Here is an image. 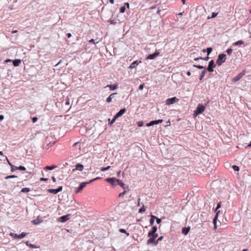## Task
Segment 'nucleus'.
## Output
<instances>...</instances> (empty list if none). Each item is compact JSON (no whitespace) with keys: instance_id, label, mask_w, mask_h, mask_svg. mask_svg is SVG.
<instances>
[{"instance_id":"39448f33","label":"nucleus","mask_w":251,"mask_h":251,"mask_svg":"<svg viewBox=\"0 0 251 251\" xmlns=\"http://www.w3.org/2000/svg\"><path fill=\"white\" fill-rule=\"evenodd\" d=\"M160 54L159 50H156L155 51L152 53L146 56V60H153L155 59Z\"/></svg>"},{"instance_id":"ea45409f","label":"nucleus","mask_w":251,"mask_h":251,"mask_svg":"<svg viewBox=\"0 0 251 251\" xmlns=\"http://www.w3.org/2000/svg\"><path fill=\"white\" fill-rule=\"evenodd\" d=\"M11 171L14 172L15 170H18V167L15 166L14 165H11Z\"/></svg>"},{"instance_id":"58836bf2","label":"nucleus","mask_w":251,"mask_h":251,"mask_svg":"<svg viewBox=\"0 0 251 251\" xmlns=\"http://www.w3.org/2000/svg\"><path fill=\"white\" fill-rule=\"evenodd\" d=\"M127 189H125L124 190V192L121 193L119 194V197L121 198V197H123L124 196V195L127 192V191H126Z\"/></svg>"},{"instance_id":"3c124183","label":"nucleus","mask_w":251,"mask_h":251,"mask_svg":"<svg viewBox=\"0 0 251 251\" xmlns=\"http://www.w3.org/2000/svg\"><path fill=\"white\" fill-rule=\"evenodd\" d=\"M32 121L33 123H35L38 120V118L37 117H33L31 118Z\"/></svg>"},{"instance_id":"13d9d810","label":"nucleus","mask_w":251,"mask_h":251,"mask_svg":"<svg viewBox=\"0 0 251 251\" xmlns=\"http://www.w3.org/2000/svg\"><path fill=\"white\" fill-rule=\"evenodd\" d=\"M48 178H44V177H41L40 179V180L41 181H48Z\"/></svg>"},{"instance_id":"f3484780","label":"nucleus","mask_w":251,"mask_h":251,"mask_svg":"<svg viewBox=\"0 0 251 251\" xmlns=\"http://www.w3.org/2000/svg\"><path fill=\"white\" fill-rule=\"evenodd\" d=\"M43 222V220L39 216L36 219L32 221V223L34 225H38Z\"/></svg>"},{"instance_id":"6e6d98bb","label":"nucleus","mask_w":251,"mask_h":251,"mask_svg":"<svg viewBox=\"0 0 251 251\" xmlns=\"http://www.w3.org/2000/svg\"><path fill=\"white\" fill-rule=\"evenodd\" d=\"M124 6H125V7H127L128 9L129 8V6H130V5H129V3L128 2H126L124 3Z\"/></svg>"},{"instance_id":"72a5a7b5","label":"nucleus","mask_w":251,"mask_h":251,"mask_svg":"<svg viewBox=\"0 0 251 251\" xmlns=\"http://www.w3.org/2000/svg\"><path fill=\"white\" fill-rule=\"evenodd\" d=\"M108 22L111 25H115L117 24V22L115 20H113L112 19H110L108 20Z\"/></svg>"},{"instance_id":"0e129e2a","label":"nucleus","mask_w":251,"mask_h":251,"mask_svg":"<svg viewBox=\"0 0 251 251\" xmlns=\"http://www.w3.org/2000/svg\"><path fill=\"white\" fill-rule=\"evenodd\" d=\"M68 38H70L72 37V34L71 33H68L67 34H66Z\"/></svg>"},{"instance_id":"603ef678","label":"nucleus","mask_w":251,"mask_h":251,"mask_svg":"<svg viewBox=\"0 0 251 251\" xmlns=\"http://www.w3.org/2000/svg\"><path fill=\"white\" fill-rule=\"evenodd\" d=\"M148 237H152V238H154V240L158 237V234L155 233L154 234H153L151 236H148Z\"/></svg>"},{"instance_id":"f8f14e48","label":"nucleus","mask_w":251,"mask_h":251,"mask_svg":"<svg viewBox=\"0 0 251 251\" xmlns=\"http://www.w3.org/2000/svg\"><path fill=\"white\" fill-rule=\"evenodd\" d=\"M126 112V109L125 108H123L120 109L114 116L115 118H118L124 115Z\"/></svg>"},{"instance_id":"8fccbe9b","label":"nucleus","mask_w":251,"mask_h":251,"mask_svg":"<svg viewBox=\"0 0 251 251\" xmlns=\"http://www.w3.org/2000/svg\"><path fill=\"white\" fill-rule=\"evenodd\" d=\"M155 220H156V222L157 224H160L162 221V220L161 218H159L157 217L156 216Z\"/></svg>"},{"instance_id":"a878e982","label":"nucleus","mask_w":251,"mask_h":251,"mask_svg":"<svg viewBox=\"0 0 251 251\" xmlns=\"http://www.w3.org/2000/svg\"><path fill=\"white\" fill-rule=\"evenodd\" d=\"M217 220H218L217 215H215V216L213 219V223L214 224V229H216L217 228V225H216Z\"/></svg>"},{"instance_id":"dca6fc26","label":"nucleus","mask_w":251,"mask_h":251,"mask_svg":"<svg viewBox=\"0 0 251 251\" xmlns=\"http://www.w3.org/2000/svg\"><path fill=\"white\" fill-rule=\"evenodd\" d=\"M57 166L55 165H52L51 166H46L43 168L44 172H47L48 170H52L56 168Z\"/></svg>"},{"instance_id":"a19ab883","label":"nucleus","mask_w":251,"mask_h":251,"mask_svg":"<svg viewBox=\"0 0 251 251\" xmlns=\"http://www.w3.org/2000/svg\"><path fill=\"white\" fill-rule=\"evenodd\" d=\"M119 231L121 232V233H126V235L127 236H128L129 234L128 233H127L126 232V229H124V228H120L119 229Z\"/></svg>"},{"instance_id":"393cba45","label":"nucleus","mask_w":251,"mask_h":251,"mask_svg":"<svg viewBox=\"0 0 251 251\" xmlns=\"http://www.w3.org/2000/svg\"><path fill=\"white\" fill-rule=\"evenodd\" d=\"M150 216H151V219L150 220V226H152L154 224V220L156 218V216L151 214L150 215Z\"/></svg>"},{"instance_id":"79ce46f5","label":"nucleus","mask_w":251,"mask_h":251,"mask_svg":"<svg viewBox=\"0 0 251 251\" xmlns=\"http://www.w3.org/2000/svg\"><path fill=\"white\" fill-rule=\"evenodd\" d=\"M232 168L233 169V170L236 172L239 171V167L238 166L234 165L232 166Z\"/></svg>"},{"instance_id":"bb28decb","label":"nucleus","mask_w":251,"mask_h":251,"mask_svg":"<svg viewBox=\"0 0 251 251\" xmlns=\"http://www.w3.org/2000/svg\"><path fill=\"white\" fill-rule=\"evenodd\" d=\"M244 42L242 40H238L233 44V46H239L244 44Z\"/></svg>"},{"instance_id":"423d86ee","label":"nucleus","mask_w":251,"mask_h":251,"mask_svg":"<svg viewBox=\"0 0 251 251\" xmlns=\"http://www.w3.org/2000/svg\"><path fill=\"white\" fill-rule=\"evenodd\" d=\"M119 179L116 178L115 177H108L105 179V181L112 185L113 186H115L118 184V181H119Z\"/></svg>"},{"instance_id":"338daca9","label":"nucleus","mask_w":251,"mask_h":251,"mask_svg":"<svg viewBox=\"0 0 251 251\" xmlns=\"http://www.w3.org/2000/svg\"><path fill=\"white\" fill-rule=\"evenodd\" d=\"M215 212H216V215H217V217H218V215L221 212L220 210H217L216 211H215Z\"/></svg>"},{"instance_id":"aec40b11","label":"nucleus","mask_w":251,"mask_h":251,"mask_svg":"<svg viewBox=\"0 0 251 251\" xmlns=\"http://www.w3.org/2000/svg\"><path fill=\"white\" fill-rule=\"evenodd\" d=\"M12 63L14 67H18L21 63V60L20 59H15L13 60Z\"/></svg>"},{"instance_id":"20e7f679","label":"nucleus","mask_w":251,"mask_h":251,"mask_svg":"<svg viewBox=\"0 0 251 251\" xmlns=\"http://www.w3.org/2000/svg\"><path fill=\"white\" fill-rule=\"evenodd\" d=\"M216 66V64L215 63L214 60H211L209 63L207 68H206V70L210 73L213 72L214 68H215Z\"/></svg>"},{"instance_id":"9d476101","label":"nucleus","mask_w":251,"mask_h":251,"mask_svg":"<svg viewBox=\"0 0 251 251\" xmlns=\"http://www.w3.org/2000/svg\"><path fill=\"white\" fill-rule=\"evenodd\" d=\"M71 214H68L62 216L59 218V222L61 223H65L70 219Z\"/></svg>"},{"instance_id":"ddd939ff","label":"nucleus","mask_w":251,"mask_h":251,"mask_svg":"<svg viewBox=\"0 0 251 251\" xmlns=\"http://www.w3.org/2000/svg\"><path fill=\"white\" fill-rule=\"evenodd\" d=\"M141 62H142V61L141 60L134 61L129 65V66L128 67V68L130 69H134L136 67V66L138 65Z\"/></svg>"},{"instance_id":"de8ad7c7","label":"nucleus","mask_w":251,"mask_h":251,"mask_svg":"<svg viewBox=\"0 0 251 251\" xmlns=\"http://www.w3.org/2000/svg\"><path fill=\"white\" fill-rule=\"evenodd\" d=\"M144 122L142 121H138L137 123V126H139V127H141L143 125H144Z\"/></svg>"},{"instance_id":"412c9836","label":"nucleus","mask_w":251,"mask_h":251,"mask_svg":"<svg viewBox=\"0 0 251 251\" xmlns=\"http://www.w3.org/2000/svg\"><path fill=\"white\" fill-rule=\"evenodd\" d=\"M190 230V226L184 227L182 229V233L184 235H187Z\"/></svg>"},{"instance_id":"f704fd0d","label":"nucleus","mask_w":251,"mask_h":251,"mask_svg":"<svg viewBox=\"0 0 251 251\" xmlns=\"http://www.w3.org/2000/svg\"><path fill=\"white\" fill-rule=\"evenodd\" d=\"M163 239V236H161L158 238V239L155 241V246L157 245L158 242L161 241Z\"/></svg>"},{"instance_id":"2eb2a0df","label":"nucleus","mask_w":251,"mask_h":251,"mask_svg":"<svg viewBox=\"0 0 251 251\" xmlns=\"http://www.w3.org/2000/svg\"><path fill=\"white\" fill-rule=\"evenodd\" d=\"M117 185H119L124 190L127 189V191L129 190L128 186H126L125 183L120 179L118 181V184Z\"/></svg>"},{"instance_id":"09e8293b","label":"nucleus","mask_w":251,"mask_h":251,"mask_svg":"<svg viewBox=\"0 0 251 251\" xmlns=\"http://www.w3.org/2000/svg\"><path fill=\"white\" fill-rule=\"evenodd\" d=\"M221 202H219L217 203V206L214 210V211H216L218 209L221 208Z\"/></svg>"},{"instance_id":"6e6552de","label":"nucleus","mask_w":251,"mask_h":251,"mask_svg":"<svg viewBox=\"0 0 251 251\" xmlns=\"http://www.w3.org/2000/svg\"><path fill=\"white\" fill-rule=\"evenodd\" d=\"M163 120L162 119H159L157 120L151 121L149 123L146 124V126L148 127L154 125L159 124L162 123Z\"/></svg>"},{"instance_id":"f257e3e1","label":"nucleus","mask_w":251,"mask_h":251,"mask_svg":"<svg viewBox=\"0 0 251 251\" xmlns=\"http://www.w3.org/2000/svg\"><path fill=\"white\" fill-rule=\"evenodd\" d=\"M205 108V106L202 104L199 103L194 111V117H197L199 114L202 113L204 111Z\"/></svg>"},{"instance_id":"f03ea898","label":"nucleus","mask_w":251,"mask_h":251,"mask_svg":"<svg viewBox=\"0 0 251 251\" xmlns=\"http://www.w3.org/2000/svg\"><path fill=\"white\" fill-rule=\"evenodd\" d=\"M226 55L225 53H220L218 56V59L216 60V64L218 66H221L226 60Z\"/></svg>"},{"instance_id":"37998d69","label":"nucleus","mask_w":251,"mask_h":251,"mask_svg":"<svg viewBox=\"0 0 251 251\" xmlns=\"http://www.w3.org/2000/svg\"><path fill=\"white\" fill-rule=\"evenodd\" d=\"M126 11V7L124 6H121L120 8V12L124 13Z\"/></svg>"},{"instance_id":"e433bc0d","label":"nucleus","mask_w":251,"mask_h":251,"mask_svg":"<svg viewBox=\"0 0 251 251\" xmlns=\"http://www.w3.org/2000/svg\"><path fill=\"white\" fill-rule=\"evenodd\" d=\"M9 235L14 239L18 238V235L17 234L11 232Z\"/></svg>"},{"instance_id":"cd10ccee","label":"nucleus","mask_w":251,"mask_h":251,"mask_svg":"<svg viewBox=\"0 0 251 251\" xmlns=\"http://www.w3.org/2000/svg\"><path fill=\"white\" fill-rule=\"evenodd\" d=\"M25 244L26 246L32 249H36L38 248L36 245L30 243L28 241H26Z\"/></svg>"},{"instance_id":"2f4dec72","label":"nucleus","mask_w":251,"mask_h":251,"mask_svg":"<svg viewBox=\"0 0 251 251\" xmlns=\"http://www.w3.org/2000/svg\"><path fill=\"white\" fill-rule=\"evenodd\" d=\"M30 191V189L27 187H24L22 189L21 192L22 193H27L29 192Z\"/></svg>"},{"instance_id":"864d4df0","label":"nucleus","mask_w":251,"mask_h":251,"mask_svg":"<svg viewBox=\"0 0 251 251\" xmlns=\"http://www.w3.org/2000/svg\"><path fill=\"white\" fill-rule=\"evenodd\" d=\"M94 181V178L93 179H92L88 181H85L84 182V183H86V185H87V184H90L91 183H92Z\"/></svg>"},{"instance_id":"a211bd4d","label":"nucleus","mask_w":251,"mask_h":251,"mask_svg":"<svg viewBox=\"0 0 251 251\" xmlns=\"http://www.w3.org/2000/svg\"><path fill=\"white\" fill-rule=\"evenodd\" d=\"M157 230V227L156 226H154L152 227L151 230L148 233V236H151L153 234L156 233Z\"/></svg>"},{"instance_id":"9b49d317","label":"nucleus","mask_w":251,"mask_h":251,"mask_svg":"<svg viewBox=\"0 0 251 251\" xmlns=\"http://www.w3.org/2000/svg\"><path fill=\"white\" fill-rule=\"evenodd\" d=\"M86 186V183H84V182H81L79 185V186L76 188H75V193L76 194H78L79 193V192H80Z\"/></svg>"},{"instance_id":"052dcab7","label":"nucleus","mask_w":251,"mask_h":251,"mask_svg":"<svg viewBox=\"0 0 251 251\" xmlns=\"http://www.w3.org/2000/svg\"><path fill=\"white\" fill-rule=\"evenodd\" d=\"M70 104V100L69 99L66 100L65 105H69Z\"/></svg>"},{"instance_id":"7c9ffc66","label":"nucleus","mask_w":251,"mask_h":251,"mask_svg":"<svg viewBox=\"0 0 251 251\" xmlns=\"http://www.w3.org/2000/svg\"><path fill=\"white\" fill-rule=\"evenodd\" d=\"M206 52H207V56H209V55L211 53L212 51V48L211 47H208L206 49Z\"/></svg>"},{"instance_id":"e2e57ef3","label":"nucleus","mask_w":251,"mask_h":251,"mask_svg":"<svg viewBox=\"0 0 251 251\" xmlns=\"http://www.w3.org/2000/svg\"><path fill=\"white\" fill-rule=\"evenodd\" d=\"M89 42L90 43L96 44V43L95 42V40L93 39H91L90 40H89Z\"/></svg>"},{"instance_id":"a18cd8bd","label":"nucleus","mask_w":251,"mask_h":251,"mask_svg":"<svg viewBox=\"0 0 251 251\" xmlns=\"http://www.w3.org/2000/svg\"><path fill=\"white\" fill-rule=\"evenodd\" d=\"M232 51H233V50L231 48H229V49H227L226 50V52L227 53V54L229 55H231V54L232 53Z\"/></svg>"},{"instance_id":"4d7b16f0","label":"nucleus","mask_w":251,"mask_h":251,"mask_svg":"<svg viewBox=\"0 0 251 251\" xmlns=\"http://www.w3.org/2000/svg\"><path fill=\"white\" fill-rule=\"evenodd\" d=\"M144 87V83H143V84H140V85H139V89L140 90H143V89Z\"/></svg>"},{"instance_id":"4be33fe9","label":"nucleus","mask_w":251,"mask_h":251,"mask_svg":"<svg viewBox=\"0 0 251 251\" xmlns=\"http://www.w3.org/2000/svg\"><path fill=\"white\" fill-rule=\"evenodd\" d=\"M117 93H112L111 94H110L107 98H106V101L108 103H110L112 101V99L114 98V96L115 95H117Z\"/></svg>"},{"instance_id":"4468645a","label":"nucleus","mask_w":251,"mask_h":251,"mask_svg":"<svg viewBox=\"0 0 251 251\" xmlns=\"http://www.w3.org/2000/svg\"><path fill=\"white\" fill-rule=\"evenodd\" d=\"M84 168L83 165L80 163H77L75 165V168L73 170V172H75L76 170H78L79 171H82Z\"/></svg>"},{"instance_id":"0eeeda50","label":"nucleus","mask_w":251,"mask_h":251,"mask_svg":"<svg viewBox=\"0 0 251 251\" xmlns=\"http://www.w3.org/2000/svg\"><path fill=\"white\" fill-rule=\"evenodd\" d=\"M178 101V99L176 97L168 98L166 100V104L169 105L174 104Z\"/></svg>"},{"instance_id":"bf43d9fd","label":"nucleus","mask_w":251,"mask_h":251,"mask_svg":"<svg viewBox=\"0 0 251 251\" xmlns=\"http://www.w3.org/2000/svg\"><path fill=\"white\" fill-rule=\"evenodd\" d=\"M217 14H218V13L213 12L212 13L211 18H213L216 17L217 16Z\"/></svg>"},{"instance_id":"c85d7f7f","label":"nucleus","mask_w":251,"mask_h":251,"mask_svg":"<svg viewBox=\"0 0 251 251\" xmlns=\"http://www.w3.org/2000/svg\"><path fill=\"white\" fill-rule=\"evenodd\" d=\"M47 191L51 194H56L58 193L56 189H49Z\"/></svg>"},{"instance_id":"774afa93","label":"nucleus","mask_w":251,"mask_h":251,"mask_svg":"<svg viewBox=\"0 0 251 251\" xmlns=\"http://www.w3.org/2000/svg\"><path fill=\"white\" fill-rule=\"evenodd\" d=\"M186 74L188 76H190L191 75V72L190 71H187Z\"/></svg>"},{"instance_id":"b1692460","label":"nucleus","mask_w":251,"mask_h":251,"mask_svg":"<svg viewBox=\"0 0 251 251\" xmlns=\"http://www.w3.org/2000/svg\"><path fill=\"white\" fill-rule=\"evenodd\" d=\"M150 238L147 240V244L148 245L150 244H154L155 243V240H154V238H152V237H150Z\"/></svg>"},{"instance_id":"c756f323","label":"nucleus","mask_w":251,"mask_h":251,"mask_svg":"<svg viewBox=\"0 0 251 251\" xmlns=\"http://www.w3.org/2000/svg\"><path fill=\"white\" fill-rule=\"evenodd\" d=\"M117 119V118H115V116H114L113 119L111 120H110V119H108V125L109 126H111L112 125H113Z\"/></svg>"},{"instance_id":"4c0bfd02","label":"nucleus","mask_w":251,"mask_h":251,"mask_svg":"<svg viewBox=\"0 0 251 251\" xmlns=\"http://www.w3.org/2000/svg\"><path fill=\"white\" fill-rule=\"evenodd\" d=\"M146 211V207L144 205H143L139 209V213H141L143 212H145Z\"/></svg>"},{"instance_id":"6ab92c4d","label":"nucleus","mask_w":251,"mask_h":251,"mask_svg":"<svg viewBox=\"0 0 251 251\" xmlns=\"http://www.w3.org/2000/svg\"><path fill=\"white\" fill-rule=\"evenodd\" d=\"M118 84L117 83H115L114 84H110L107 85L106 87H109L110 90L111 91H114L118 88Z\"/></svg>"},{"instance_id":"69168bd1","label":"nucleus","mask_w":251,"mask_h":251,"mask_svg":"<svg viewBox=\"0 0 251 251\" xmlns=\"http://www.w3.org/2000/svg\"><path fill=\"white\" fill-rule=\"evenodd\" d=\"M4 119V116L3 115H0V121H2Z\"/></svg>"},{"instance_id":"c9c22d12","label":"nucleus","mask_w":251,"mask_h":251,"mask_svg":"<svg viewBox=\"0 0 251 251\" xmlns=\"http://www.w3.org/2000/svg\"><path fill=\"white\" fill-rule=\"evenodd\" d=\"M17 177H18V176H17L10 175V176H5V179H9V178H17Z\"/></svg>"},{"instance_id":"473e14b6","label":"nucleus","mask_w":251,"mask_h":251,"mask_svg":"<svg viewBox=\"0 0 251 251\" xmlns=\"http://www.w3.org/2000/svg\"><path fill=\"white\" fill-rule=\"evenodd\" d=\"M27 234V233L22 232L21 234L18 235V238L22 239V238H24Z\"/></svg>"},{"instance_id":"5701e85b","label":"nucleus","mask_w":251,"mask_h":251,"mask_svg":"<svg viewBox=\"0 0 251 251\" xmlns=\"http://www.w3.org/2000/svg\"><path fill=\"white\" fill-rule=\"evenodd\" d=\"M209 59V56H206V57H196L195 58L194 60V61H198L199 60H202L204 61H208Z\"/></svg>"},{"instance_id":"7ed1b4c3","label":"nucleus","mask_w":251,"mask_h":251,"mask_svg":"<svg viewBox=\"0 0 251 251\" xmlns=\"http://www.w3.org/2000/svg\"><path fill=\"white\" fill-rule=\"evenodd\" d=\"M193 67H195V68H198L199 69H203L201 73V74H200V77H199V80H202V79L203 78V77H204V75H205V73L206 72V68L202 65H193Z\"/></svg>"},{"instance_id":"5fc2aeb1","label":"nucleus","mask_w":251,"mask_h":251,"mask_svg":"<svg viewBox=\"0 0 251 251\" xmlns=\"http://www.w3.org/2000/svg\"><path fill=\"white\" fill-rule=\"evenodd\" d=\"M62 189H63V186H59L57 188H56V190H57V191L58 193L62 191Z\"/></svg>"},{"instance_id":"680f3d73","label":"nucleus","mask_w":251,"mask_h":251,"mask_svg":"<svg viewBox=\"0 0 251 251\" xmlns=\"http://www.w3.org/2000/svg\"><path fill=\"white\" fill-rule=\"evenodd\" d=\"M12 61H13V60H12L11 59H7L5 60L4 62L8 63V62H12Z\"/></svg>"},{"instance_id":"1a4fd4ad","label":"nucleus","mask_w":251,"mask_h":251,"mask_svg":"<svg viewBox=\"0 0 251 251\" xmlns=\"http://www.w3.org/2000/svg\"><path fill=\"white\" fill-rule=\"evenodd\" d=\"M245 73L246 71H243L242 72L240 73L234 77L232 79V81L235 82L238 81L245 75Z\"/></svg>"},{"instance_id":"c03bdc74","label":"nucleus","mask_w":251,"mask_h":251,"mask_svg":"<svg viewBox=\"0 0 251 251\" xmlns=\"http://www.w3.org/2000/svg\"><path fill=\"white\" fill-rule=\"evenodd\" d=\"M110 168V166H108L106 167H101L100 168V171L102 172L108 170Z\"/></svg>"},{"instance_id":"49530a36","label":"nucleus","mask_w":251,"mask_h":251,"mask_svg":"<svg viewBox=\"0 0 251 251\" xmlns=\"http://www.w3.org/2000/svg\"><path fill=\"white\" fill-rule=\"evenodd\" d=\"M18 170H21V171H25L26 168L25 167L20 165L19 167H18Z\"/></svg>"}]
</instances>
